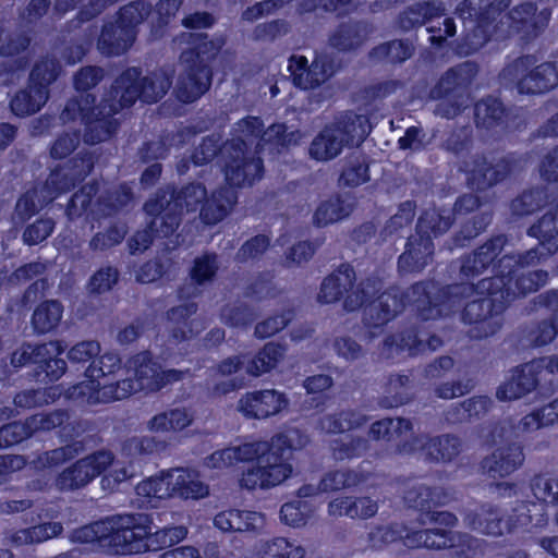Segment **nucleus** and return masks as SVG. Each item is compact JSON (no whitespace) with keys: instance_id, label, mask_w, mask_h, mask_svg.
<instances>
[{"instance_id":"obj_1","label":"nucleus","mask_w":558,"mask_h":558,"mask_svg":"<svg viewBox=\"0 0 558 558\" xmlns=\"http://www.w3.org/2000/svg\"><path fill=\"white\" fill-rule=\"evenodd\" d=\"M508 5L505 0H464L458 5L457 12L463 20L477 22L465 37L466 54L477 51L492 38H505L512 33L535 37L548 25L551 13L547 9L537 11L535 3L526 1L504 13Z\"/></svg>"},{"instance_id":"obj_2","label":"nucleus","mask_w":558,"mask_h":558,"mask_svg":"<svg viewBox=\"0 0 558 558\" xmlns=\"http://www.w3.org/2000/svg\"><path fill=\"white\" fill-rule=\"evenodd\" d=\"M306 444L305 437L298 429L276 435L270 441L257 440L244 448L246 460L256 463L243 472L240 485L243 488L268 489L280 485L292 473V465L286 453Z\"/></svg>"},{"instance_id":"obj_3","label":"nucleus","mask_w":558,"mask_h":558,"mask_svg":"<svg viewBox=\"0 0 558 558\" xmlns=\"http://www.w3.org/2000/svg\"><path fill=\"white\" fill-rule=\"evenodd\" d=\"M448 299L446 315L459 307L465 299L476 296L468 302L462 313L464 323L473 325L470 337L483 339L495 335L502 325L501 313L507 302L501 299L499 289H482L481 281L476 286L460 283L447 287L444 294Z\"/></svg>"},{"instance_id":"obj_4","label":"nucleus","mask_w":558,"mask_h":558,"mask_svg":"<svg viewBox=\"0 0 558 558\" xmlns=\"http://www.w3.org/2000/svg\"><path fill=\"white\" fill-rule=\"evenodd\" d=\"M368 133L369 123L366 116L345 112L327 124L313 138L308 154L317 161L332 160L344 147L363 142Z\"/></svg>"},{"instance_id":"obj_5","label":"nucleus","mask_w":558,"mask_h":558,"mask_svg":"<svg viewBox=\"0 0 558 558\" xmlns=\"http://www.w3.org/2000/svg\"><path fill=\"white\" fill-rule=\"evenodd\" d=\"M206 189L199 183H192L179 192L166 190L156 194V197L145 204L148 215L155 216L153 227L163 235H171L180 223L183 211H195L206 198Z\"/></svg>"},{"instance_id":"obj_6","label":"nucleus","mask_w":558,"mask_h":558,"mask_svg":"<svg viewBox=\"0 0 558 558\" xmlns=\"http://www.w3.org/2000/svg\"><path fill=\"white\" fill-rule=\"evenodd\" d=\"M354 282V269L348 264L341 265L323 280L317 295L318 302L331 304L345 295L343 308L347 312H354L368 302L369 299H373L381 289V282L378 279L368 278L356 286Z\"/></svg>"},{"instance_id":"obj_7","label":"nucleus","mask_w":558,"mask_h":558,"mask_svg":"<svg viewBox=\"0 0 558 558\" xmlns=\"http://www.w3.org/2000/svg\"><path fill=\"white\" fill-rule=\"evenodd\" d=\"M125 372L128 377L116 383V389H118L120 400L141 390L149 392L158 391L166 385L180 381L189 375V371H162L160 364L154 361L146 352L138 353L131 357L126 362Z\"/></svg>"},{"instance_id":"obj_8","label":"nucleus","mask_w":558,"mask_h":558,"mask_svg":"<svg viewBox=\"0 0 558 558\" xmlns=\"http://www.w3.org/2000/svg\"><path fill=\"white\" fill-rule=\"evenodd\" d=\"M150 519L144 513H123L107 517L106 548L120 555L146 551L149 548Z\"/></svg>"},{"instance_id":"obj_9","label":"nucleus","mask_w":558,"mask_h":558,"mask_svg":"<svg viewBox=\"0 0 558 558\" xmlns=\"http://www.w3.org/2000/svg\"><path fill=\"white\" fill-rule=\"evenodd\" d=\"M532 57H522L507 65L501 72L505 83L514 82L521 94H541L558 85V63L544 62L532 68Z\"/></svg>"},{"instance_id":"obj_10","label":"nucleus","mask_w":558,"mask_h":558,"mask_svg":"<svg viewBox=\"0 0 558 558\" xmlns=\"http://www.w3.org/2000/svg\"><path fill=\"white\" fill-rule=\"evenodd\" d=\"M221 159L226 180L231 187L252 185L263 175V160L256 156V151L234 143L223 144Z\"/></svg>"},{"instance_id":"obj_11","label":"nucleus","mask_w":558,"mask_h":558,"mask_svg":"<svg viewBox=\"0 0 558 558\" xmlns=\"http://www.w3.org/2000/svg\"><path fill=\"white\" fill-rule=\"evenodd\" d=\"M113 463V453L98 450L89 453L58 474L54 486L61 492L76 490L87 486Z\"/></svg>"},{"instance_id":"obj_12","label":"nucleus","mask_w":558,"mask_h":558,"mask_svg":"<svg viewBox=\"0 0 558 558\" xmlns=\"http://www.w3.org/2000/svg\"><path fill=\"white\" fill-rule=\"evenodd\" d=\"M548 278L544 270L524 271L523 268L510 267L498 276L481 280L482 289L496 288L500 290L501 299L507 304L521 295L537 291Z\"/></svg>"},{"instance_id":"obj_13","label":"nucleus","mask_w":558,"mask_h":558,"mask_svg":"<svg viewBox=\"0 0 558 558\" xmlns=\"http://www.w3.org/2000/svg\"><path fill=\"white\" fill-rule=\"evenodd\" d=\"M288 70L295 86L308 90L324 85L335 74V65L326 53L316 54L310 63L304 56H291Z\"/></svg>"},{"instance_id":"obj_14","label":"nucleus","mask_w":558,"mask_h":558,"mask_svg":"<svg viewBox=\"0 0 558 558\" xmlns=\"http://www.w3.org/2000/svg\"><path fill=\"white\" fill-rule=\"evenodd\" d=\"M288 405L289 400L283 392L263 389L242 395L236 410L246 418L266 420L280 414Z\"/></svg>"},{"instance_id":"obj_15","label":"nucleus","mask_w":558,"mask_h":558,"mask_svg":"<svg viewBox=\"0 0 558 558\" xmlns=\"http://www.w3.org/2000/svg\"><path fill=\"white\" fill-rule=\"evenodd\" d=\"M442 345V340L430 335L427 330L411 327L404 331L387 337L383 343V353L391 357L399 352H408L409 355H418L433 352Z\"/></svg>"},{"instance_id":"obj_16","label":"nucleus","mask_w":558,"mask_h":558,"mask_svg":"<svg viewBox=\"0 0 558 558\" xmlns=\"http://www.w3.org/2000/svg\"><path fill=\"white\" fill-rule=\"evenodd\" d=\"M400 454H411L421 450L426 459L436 462H450L462 451L461 440L453 435H442L430 438L427 435H417L410 441L398 446Z\"/></svg>"},{"instance_id":"obj_17","label":"nucleus","mask_w":558,"mask_h":558,"mask_svg":"<svg viewBox=\"0 0 558 558\" xmlns=\"http://www.w3.org/2000/svg\"><path fill=\"white\" fill-rule=\"evenodd\" d=\"M141 70L132 66L123 71L112 83L101 105L109 113H118L133 106L141 98Z\"/></svg>"},{"instance_id":"obj_18","label":"nucleus","mask_w":558,"mask_h":558,"mask_svg":"<svg viewBox=\"0 0 558 558\" xmlns=\"http://www.w3.org/2000/svg\"><path fill=\"white\" fill-rule=\"evenodd\" d=\"M463 524L471 531L486 536L497 537L509 532V524L501 509L492 502L466 508L463 512Z\"/></svg>"},{"instance_id":"obj_19","label":"nucleus","mask_w":558,"mask_h":558,"mask_svg":"<svg viewBox=\"0 0 558 558\" xmlns=\"http://www.w3.org/2000/svg\"><path fill=\"white\" fill-rule=\"evenodd\" d=\"M436 290L433 282H418L403 292L405 306H413L418 316L424 319H436L446 315L448 299L444 295L447 288L439 291V294L433 299L432 293Z\"/></svg>"},{"instance_id":"obj_20","label":"nucleus","mask_w":558,"mask_h":558,"mask_svg":"<svg viewBox=\"0 0 558 558\" xmlns=\"http://www.w3.org/2000/svg\"><path fill=\"white\" fill-rule=\"evenodd\" d=\"M364 307L363 320L366 327L379 329L400 314L404 307L403 292L392 288L381 293Z\"/></svg>"},{"instance_id":"obj_21","label":"nucleus","mask_w":558,"mask_h":558,"mask_svg":"<svg viewBox=\"0 0 558 558\" xmlns=\"http://www.w3.org/2000/svg\"><path fill=\"white\" fill-rule=\"evenodd\" d=\"M456 499L453 490L440 486H428L421 482H407L404 502L413 509L429 513L432 508L445 506Z\"/></svg>"},{"instance_id":"obj_22","label":"nucleus","mask_w":558,"mask_h":558,"mask_svg":"<svg viewBox=\"0 0 558 558\" xmlns=\"http://www.w3.org/2000/svg\"><path fill=\"white\" fill-rule=\"evenodd\" d=\"M542 371V362H532L517 367L497 388L496 398L500 401H511L526 396L536 388Z\"/></svg>"},{"instance_id":"obj_23","label":"nucleus","mask_w":558,"mask_h":558,"mask_svg":"<svg viewBox=\"0 0 558 558\" xmlns=\"http://www.w3.org/2000/svg\"><path fill=\"white\" fill-rule=\"evenodd\" d=\"M464 170L468 173V184L477 191H485L502 181L510 172V167L505 161L488 162L486 157L475 155L464 161Z\"/></svg>"},{"instance_id":"obj_24","label":"nucleus","mask_w":558,"mask_h":558,"mask_svg":"<svg viewBox=\"0 0 558 558\" xmlns=\"http://www.w3.org/2000/svg\"><path fill=\"white\" fill-rule=\"evenodd\" d=\"M183 71L175 86L177 97L183 102H192L199 98L210 86L211 74L202 62L181 63Z\"/></svg>"},{"instance_id":"obj_25","label":"nucleus","mask_w":558,"mask_h":558,"mask_svg":"<svg viewBox=\"0 0 558 558\" xmlns=\"http://www.w3.org/2000/svg\"><path fill=\"white\" fill-rule=\"evenodd\" d=\"M477 71V65L471 61H465L449 69L430 89L429 97L441 99L442 97L462 94L475 78Z\"/></svg>"},{"instance_id":"obj_26","label":"nucleus","mask_w":558,"mask_h":558,"mask_svg":"<svg viewBox=\"0 0 558 558\" xmlns=\"http://www.w3.org/2000/svg\"><path fill=\"white\" fill-rule=\"evenodd\" d=\"M524 460L522 446L511 442L495 449L483 460L482 468L492 477H505L521 468Z\"/></svg>"},{"instance_id":"obj_27","label":"nucleus","mask_w":558,"mask_h":558,"mask_svg":"<svg viewBox=\"0 0 558 558\" xmlns=\"http://www.w3.org/2000/svg\"><path fill=\"white\" fill-rule=\"evenodd\" d=\"M433 255L434 243L430 236L416 232L409 238L405 251L399 257V268L404 272L421 271L432 263Z\"/></svg>"},{"instance_id":"obj_28","label":"nucleus","mask_w":558,"mask_h":558,"mask_svg":"<svg viewBox=\"0 0 558 558\" xmlns=\"http://www.w3.org/2000/svg\"><path fill=\"white\" fill-rule=\"evenodd\" d=\"M171 497L181 499H202L209 495V486L201 478L195 470H169Z\"/></svg>"},{"instance_id":"obj_29","label":"nucleus","mask_w":558,"mask_h":558,"mask_svg":"<svg viewBox=\"0 0 558 558\" xmlns=\"http://www.w3.org/2000/svg\"><path fill=\"white\" fill-rule=\"evenodd\" d=\"M65 397L80 404H97L120 400L116 383L101 386L96 379L78 383L65 391Z\"/></svg>"},{"instance_id":"obj_30","label":"nucleus","mask_w":558,"mask_h":558,"mask_svg":"<svg viewBox=\"0 0 558 558\" xmlns=\"http://www.w3.org/2000/svg\"><path fill=\"white\" fill-rule=\"evenodd\" d=\"M197 312V305L195 303H185L179 306L172 307L167 312V318L170 326V338L179 343L187 340L201 330L204 326L201 322L194 319L187 322V318Z\"/></svg>"},{"instance_id":"obj_31","label":"nucleus","mask_w":558,"mask_h":558,"mask_svg":"<svg viewBox=\"0 0 558 558\" xmlns=\"http://www.w3.org/2000/svg\"><path fill=\"white\" fill-rule=\"evenodd\" d=\"M136 38V31L125 28L114 23H109L104 26L98 39V50L107 56H121L126 52Z\"/></svg>"},{"instance_id":"obj_32","label":"nucleus","mask_w":558,"mask_h":558,"mask_svg":"<svg viewBox=\"0 0 558 558\" xmlns=\"http://www.w3.org/2000/svg\"><path fill=\"white\" fill-rule=\"evenodd\" d=\"M238 195L231 186H221L206 198L201 218L206 225H216L225 219L236 204Z\"/></svg>"},{"instance_id":"obj_33","label":"nucleus","mask_w":558,"mask_h":558,"mask_svg":"<svg viewBox=\"0 0 558 558\" xmlns=\"http://www.w3.org/2000/svg\"><path fill=\"white\" fill-rule=\"evenodd\" d=\"M83 169L81 171H69L60 168L50 173L45 184L39 186L40 194L53 195V199L60 194L70 191L77 181H82L92 170L93 165L89 159L81 160Z\"/></svg>"},{"instance_id":"obj_34","label":"nucleus","mask_w":558,"mask_h":558,"mask_svg":"<svg viewBox=\"0 0 558 558\" xmlns=\"http://www.w3.org/2000/svg\"><path fill=\"white\" fill-rule=\"evenodd\" d=\"M48 98L49 89L29 81L25 88L12 97L10 107L15 116L26 117L39 111Z\"/></svg>"},{"instance_id":"obj_35","label":"nucleus","mask_w":558,"mask_h":558,"mask_svg":"<svg viewBox=\"0 0 558 558\" xmlns=\"http://www.w3.org/2000/svg\"><path fill=\"white\" fill-rule=\"evenodd\" d=\"M353 202L349 195H336L322 202L313 215V223L317 227L340 221L353 210Z\"/></svg>"},{"instance_id":"obj_36","label":"nucleus","mask_w":558,"mask_h":558,"mask_svg":"<svg viewBox=\"0 0 558 558\" xmlns=\"http://www.w3.org/2000/svg\"><path fill=\"white\" fill-rule=\"evenodd\" d=\"M193 413L185 408H174L154 415L147 422V429L151 433H177L193 423Z\"/></svg>"},{"instance_id":"obj_37","label":"nucleus","mask_w":558,"mask_h":558,"mask_svg":"<svg viewBox=\"0 0 558 558\" xmlns=\"http://www.w3.org/2000/svg\"><path fill=\"white\" fill-rule=\"evenodd\" d=\"M258 558H304L306 550L295 541L286 537L260 539L255 545Z\"/></svg>"},{"instance_id":"obj_38","label":"nucleus","mask_w":558,"mask_h":558,"mask_svg":"<svg viewBox=\"0 0 558 558\" xmlns=\"http://www.w3.org/2000/svg\"><path fill=\"white\" fill-rule=\"evenodd\" d=\"M412 430V423L408 418H383L372 424L369 436L376 440H385L387 442H396L395 452L400 453L397 448L405 444L402 437ZM409 440H407L408 442Z\"/></svg>"},{"instance_id":"obj_39","label":"nucleus","mask_w":558,"mask_h":558,"mask_svg":"<svg viewBox=\"0 0 558 558\" xmlns=\"http://www.w3.org/2000/svg\"><path fill=\"white\" fill-rule=\"evenodd\" d=\"M509 524V532L514 527H526L529 525L542 527L547 523L546 506L532 501L518 504L512 514L506 520Z\"/></svg>"},{"instance_id":"obj_40","label":"nucleus","mask_w":558,"mask_h":558,"mask_svg":"<svg viewBox=\"0 0 558 558\" xmlns=\"http://www.w3.org/2000/svg\"><path fill=\"white\" fill-rule=\"evenodd\" d=\"M116 113H109V109H104L100 104L97 111L87 121L84 140L88 144H97L108 140L117 130L118 122L113 119Z\"/></svg>"},{"instance_id":"obj_41","label":"nucleus","mask_w":558,"mask_h":558,"mask_svg":"<svg viewBox=\"0 0 558 558\" xmlns=\"http://www.w3.org/2000/svg\"><path fill=\"white\" fill-rule=\"evenodd\" d=\"M453 222L450 209L429 208L418 218L416 232L425 236L437 238L446 233Z\"/></svg>"},{"instance_id":"obj_42","label":"nucleus","mask_w":558,"mask_h":558,"mask_svg":"<svg viewBox=\"0 0 558 558\" xmlns=\"http://www.w3.org/2000/svg\"><path fill=\"white\" fill-rule=\"evenodd\" d=\"M286 348L275 342L266 343L246 364V373L258 377L274 369L284 357Z\"/></svg>"},{"instance_id":"obj_43","label":"nucleus","mask_w":558,"mask_h":558,"mask_svg":"<svg viewBox=\"0 0 558 558\" xmlns=\"http://www.w3.org/2000/svg\"><path fill=\"white\" fill-rule=\"evenodd\" d=\"M62 531L63 527L61 523L47 522L12 532L9 536V541L16 546L32 545L56 537L60 535Z\"/></svg>"},{"instance_id":"obj_44","label":"nucleus","mask_w":558,"mask_h":558,"mask_svg":"<svg viewBox=\"0 0 558 558\" xmlns=\"http://www.w3.org/2000/svg\"><path fill=\"white\" fill-rule=\"evenodd\" d=\"M505 107L495 98L482 99L475 105L474 118L476 126L484 130H494L505 121Z\"/></svg>"},{"instance_id":"obj_45","label":"nucleus","mask_w":558,"mask_h":558,"mask_svg":"<svg viewBox=\"0 0 558 558\" xmlns=\"http://www.w3.org/2000/svg\"><path fill=\"white\" fill-rule=\"evenodd\" d=\"M171 84V76L165 70L154 71L146 76L141 75V99L145 102H156L167 94Z\"/></svg>"},{"instance_id":"obj_46","label":"nucleus","mask_w":558,"mask_h":558,"mask_svg":"<svg viewBox=\"0 0 558 558\" xmlns=\"http://www.w3.org/2000/svg\"><path fill=\"white\" fill-rule=\"evenodd\" d=\"M95 101L96 97L87 93L80 94L69 99L60 114L61 121L68 123L80 119L86 124L97 111V107L94 106Z\"/></svg>"},{"instance_id":"obj_47","label":"nucleus","mask_w":558,"mask_h":558,"mask_svg":"<svg viewBox=\"0 0 558 558\" xmlns=\"http://www.w3.org/2000/svg\"><path fill=\"white\" fill-rule=\"evenodd\" d=\"M529 233L542 245L548 247L549 253H556L558 251V210L546 213L530 228Z\"/></svg>"},{"instance_id":"obj_48","label":"nucleus","mask_w":558,"mask_h":558,"mask_svg":"<svg viewBox=\"0 0 558 558\" xmlns=\"http://www.w3.org/2000/svg\"><path fill=\"white\" fill-rule=\"evenodd\" d=\"M62 313L63 306L60 302L54 300L43 302L33 313V328L39 333L49 332L60 323Z\"/></svg>"},{"instance_id":"obj_49","label":"nucleus","mask_w":558,"mask_h":558,"mask_svg":"<svg viewBox=\"0 0 558 558\" xmlns=\"http://www.w3.org/2000/svg\"><path fill=\"white\" fill-rule=\"evenodd\" d=\"M451 531L438 529L411 531L404 536V545L411 548L425 547L429 549L447 548Z\"/></svg>"},{"instance_id":"obj_50","label":"nucleus","mask_w":558,"mask_h":558,"mask_svg":"<svg viewBox=\"0 0 558 558\" xmlns=\"http://www.w3.org/2000/svg\"><path fill=\"white\" fill-rule=\"evenodd\" d=\"M52 201L53 195L40 194L39 187L27 191L16 202L14 219H19L23 222Z\"/></svg>"},{"instance_id":"obj_51","label":"nucleus","mask_w":558,"mask_h":558,"mask_svg":"<svg viewBox=\"0 0 558 558\" xmlns=\"http://www.w3.org/2000/svg\"><path fill=\"white\" fill-rule=\"evenodd\" d=\"M263 122L256 117H247L235 123L232 138L228 143H234L236 146H242L245 149L262 137Z\"/></svg>"},{"instance_id":"obj_52","label":"nucleus","mask_w":558,"mask_h":558,"mask_svg":"<svg viewBox=\"0 0 558 558\" xmlns=\"http://www.w3.org/2000/svg\"><path fill=\"white\" fill-rule=\"evenodd\" d=\"M365 39L364 28L359 24L340 26L329 38L330 46L347 51L357 48Z\"/></svg>"},{"instance_id":"obj_53","label":"nucleus","mask_w":558,"mask_h":558,"mask_svg":"<svg viewBox=\"0 0 558 558\" xmlns=\"http://www.w3.org/2000/svg\"><path fill=\"white\" fill-rule=\"evenodd\" d=\"M411 380L408 375H390L386 384L387 397L383 400V405L393 408L410 401L409 389Z\"/></svg>"},{"instance_id":"obj_54","label":"nucleus","mask_w":558,"mask_h":558,"mask_svg":"<svg viewBox=\"0 0 558 558\" xmlns=\"http://www.w3.org/2000/svg\"><path fill=\"white\" fill-rule=\"evenodd\" d=\"M366 476L353 470L335 471L327 473L320 480V488L324 493L340 490L359 485Z\"/></svg>"},{"instance_id":"obj_55","label":"nucleus","mask_w":558,"mask_h":558,"mask_svg":"<svg viewBox=\"0 0 558 558\" xmlns=\"http://www.w3.org/2000/svg\"><path fill=\"white\" fill-rule=\"evenodd\" d=\"M553 254L554 253L548 252V247L538 243L536 247H533L523 254H519L518 256L505 255L499 260L500 272H505L506 269L510 267L524 268L526 266L536 265Z\"/></svg>"},{"instance_id":"obj_56","label":"nucleus","mask_w":558,"mask_h":558,"mask_svg":"<svg viewBox=\"0 0 558 558\" xmlns=\"http://www.w3.org/2000/svg\"><path fill=\"white\" fill-rule=\"evenodd\" d=\"M225 39L217 38L214 40H207L206 38L201 40L194 48L186 49L181 53V63L205 62L213 59L223 47Z\"/></svg>"},{"instance_id":"obj_57","label":"nucleus","mask_w":558,"mask_h":558,"mask_svg":"<svg viewBox=\"0 0 558 558\" xmlns=\"http://www.w3.org/2000/svg\"><path fill=\"white\" fill-rule=\"evenodd\" d=\"M136 494L147 499H163L171 497L169 471H163L159 475L149 477L138 483L136 486Z\"/></svg>"},{"instance_id":"obj_58","label":"nucleus","mask_w":558,"mask_h":558,"mask_svg":"<svg viewBox=\"0 0 558 558\" xmlns=\"http://www.w3.org/2000/svg\"><path fill=\"white\" fill-rule=\"evenodd\" d=\"M547 202V194L542 189L523 192L511 202V211L515 216H526L542 208Z\"/></svg>"},{"instance_id":"obj_59","label":"nucleus","mask_w":558,"mask_h":558,"mask_svg":"<svg viewBox=\"0 0 558 558\" xmlns=\"http://www.w3.org/2000/svg\"><path fill=\"white\" fill-rule=\"evenodd\" d=\"M413 53V47L408 41L392 40L381 44L373 49L371 56L378 60H387L391 63L403 62Z\"/></svg>"},{"instance_id":"obj_60","label":"nucleus","mask_w":558,"mask_h":558,"mask_svg":"<svg viewBox=\"0 0 558 558\" xmlns=\"http://www.w3.org/2000/svg\"><path fill=\"white\" fill-rule=\"evenodd\" d=\"M151 7L144 0L133 1L120 11L118 24L125 28L136 31L137 25L142 24L150 14Z\"/></svg>"},{"instance_id":"obj_61","label":"nucleus","mask_w":558,"mask_h":558,"mask_svg":"<svg viewBox=\"0 0 558 558\" xmlns=\"http://www.w3.org/2000/svg\"><path fill=\"white\" fill-rule=\"evenodd\" d=\"M70 416L64 410H54L48 413H38L27 417L32 435L39 432H50L63 426Z\"/></svg>"},{"instance_id":"obj_62","label":"nucleus","mask_w":558,"mask_h":558,"mask_svg":"<svg viewBox=\"0 0 558 558\" xmlns=\"http://www.w3.org/2000/svg\"><path fill=\"white\" fill-rule=\"evenodd\" d=\"M248 446L250 442H245L240 446L217 450L206 458L205 463L211 469H223L238 462H247L243 450Z\"/></svg>"},{"instance_id":"obj_63","label":"nucleus","mask_w":558,"mask_h":558,"mask_svg":"<svg viewBox=\"0 0 558 558\" xmlns=\"http://www.w3.org/2000/svg\"><path fill=\"white\" fill-rule=\"evenodd\" d=\"M121 368V359L117 353L106 352L98 355L85 369V376L90 379H99L114 374Z\"/></svg>"},{"instance_id":"obj_64","label":"nucleus","mask_w":558,"mask_h":558,"mask_svg":"<svg viewBox=\"0 0 558 558\" xmlns=\"http://www.w3.org/2000/svg\"><path fill=\"white\" fill-rule=\"evenodd\" d=\"M531 490L541 504L558 506V477L536 475L531 481Z\"/></svg>"}]
</instances>
